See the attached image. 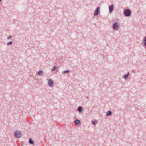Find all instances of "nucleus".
Wrapping results in <instances>:
<instances>
[{
    "instance_id": "nucleus-1",
    "label": "nucleus",
    "mask_w": 146,
    "mask_h": 146,
    "mask_svg": "<svg viewBox=\"0 0 146 146\" xmlns=\"http://www.w3.org/2000/svg\"><path fill=\"white\" fill-rule=\"evenodd\" d=\"M131 11L129 9H127L124 11V14L126 16H129L131 15Z\"/></svg>"
},
{
    "instance_id": "nucleus-2",
    "label": "nucleus",
    "mask_w": 146,
    "mask_h": 146,
    "mask_svg": "<svg viewBox=\"0 0 146 146\" xmlns=\"http://www.w3.org/2000/svg\"><path fill=\"white\" fill-rule=\"evenodd\" d=\"M14 135L17 138L20 137L22 135V133L19 131H17L14 133Z\"/></svg>"
},
{
    "instance_id": "nucleus-3",
    "label": "nucleus",
    "mask_w": 146,
    "mask_h": 146,
    "mask_svg": "<svg viewBox=\"0 0 146 146\" xmlns=\"http://www.w3.org/2000/svg\"><path fill=\"white\" fill-rule=\"evenodd\" d=\"M113 28L114 30H118L119 28V23L117 22L115 23L113 25Z\"/></svg>"
},
{
    "instance_id": "nucleus-4",
    "label": "nucleus",
    "mask_w": 146,
    "mask_h": 146,
    "mask_svg": "<svg viewBox=\"0 0 146 146\" xmlns=\"http://www.w3.org/2000/svg\"><path fill=\"white\" fill-rule=\"evenodd\" d=\"M100 13V8L99 7H98L95 11L94 13V15L95 16L97 15Z\"/></svg>"
},
{
    "instance_id": "nucleus-5",
    "label": "nucleus",
    "mask_w": 146,
    "mask_h": 146,
    "mask_svg": "<svg viewBox=\"0 0 146 146\" xmlns=\"http://www.w3.org/2000/svg\"><path fill=\"white\" fill-rule=\"evenodd\" d=\"M48 84L49 86L51 87H52L54 86V82L53 80L51 79H49L48 80Z\"/></svg>"
},
{
    "instance_id": "nucleus-6",
    "label": "nucleus",
    "mask_w": 146,
    "mask_h": 146,
    "mask_svg": "<svg viewBox=\"0 0 146 146\" xmlns=\"http://www.w3.org/2000/svg\"><path fill=\"white\" fill-rule=\"evenodd\" d=\"M109 11L110 13H111L114 9V5H111V6H109Z\"/></svg>"
},
{
    "instance_id": "nucleus-7",
    "label": "nucleus",
    "mask_w": 146,
    "mask_h": 146,
    "mask_svg": "<svg viewBox=\"0 0 146 146\" xmlns=\"http://www.w3.org/2000/svg\"><path fill=\"white\" fill-rule=\"evenodd\" d=\"M143 44L145 49L146 50V36L144 38L143 41Z\"/></svg>"
},
{
    "instance_id": "nucleus-8",
    "label": "nucleus",
    "mask_w": 146,
    "mask_h": 146,
    "mask_svg": "<svg viewBox=\"0 0 146 146\" xmlns=\"http://www.w3.org/2000/svg\"><path fill=\"white\" fill-rule=\"evenodd\" d=\"M74 123L76 125H78L79 124H81V122L78 119H76L74 121Z\"/></svg>"
},
{
    "instance_id": "nucleus-9",
    "label": "nucleus",
    "mask_w": 146,
    "mask_h": 146,
    "mask_svg": "<svg viewBox=\"0 0 146 146\" xmlns=\"http://www.w3.org/2000/svg\"><path fill=\"white\" fill-rule=\"evenodd\" d=\"M129 74V72H128L127 74H125L124 75L123 77L125 79H126L127 78Z\"/></svg>"
},
{
    "instance_id": "nucleus-10",
    "label": "nucleus",
    "mask_w": 146,
    "mask_h": 146,
    "mask_svg": "<svg viewBox=\"0 0 146 146\" xmlns=\"http://www.w3.org/2000/svg\"><path fill=\"white\" fill-rule=\"evenodd\" d=\"M29 143L31 145L34 144V142L31 138H30L29 139Z\"/></svg>"
},
{
    "instance_id": "nucleus-11",
    "label": "nucleus",
    "mask_w": 146,
    "mask_h": 146,
    "mask_svg": "<svg viewBox=\"0 0 146 146\" xmlns=\"http://www.w3.org/2000/svg\"><path fill=\"white\" fill-rule=\"evenodd\" d=\"M43 72L42 70H40L38 71L37 74L39 76H42L43 75Z\"/></svg>"
},
{
    "instance_id": "nucleus-12",
    "label": "nucleus",
    "mask_w": 146,
    "mask_h": 146,
    "mask_svg": "<svg viewBox=\"0 0 146 146\" xmlns=\"http://www.w3.org/2000/svg\"><path fill=\"white\" fill-rule=\"evenodd\" d=\"M112 112L111 111H109L107 113L106 116H108L112 114Z\"/></svg>"
},
{
    "instance_id": "nucleus-13",
    "label": "nucleus",
    "mask_w": 146,
    "mask_h": 146,
    "mask_svg": "<svg viewBox=\"0 0 146 146\" xmlns=\"http://www.w3.org/2000/svg\"><path fill=\"white\" fill-rule=\"evenodd\" d=\"M83 109L82 107L81 106H79L78 108V110L80 112H81L82 111Z\"/></svg>"
},
{
    "instance_id": "nucleus-14",
    "label": "nucleus",
    "mask_w": 146,
    "mask_h": 146,
    "mask_svg": "<svg viewBox=\"0 0 146 146\" xmlns=\"http://www.w3.org/2000/svg\"><path fill=\"white\" fill-rule=\"evenodd\" d=\"M57 68V67L56 66H54L51 69V71H55Z\"/></svg>"
},
{
    "instance_id": "nucleus-15",
    "label": "nucleus",
    "mask_w": 146,
    "mask_h": 146,
    "mask_svg": "<svg viewBox=\"0 0 146 146\" xmlns=\"http://www.w3.org/2000/svg\"><path fill=\"white\" fill-rule=\"evenodd\" d=\"M69 72V70L68 69L66 71H64L62 72V74L68 73Z\"/></svg>"
},
{
    "instance_id": "nucleus-16",
    "label": "nucleus",
    "mask_w": 146,
    "mask_h": 146,
    "mask_svg": "<svg viewBox=\"0 0 146 146\" xmlns=\"http://www.w3.org/2000/svg\"><path fill=\"white\" fill-rule=\"evenodd\" d=\"M98 123V121L97 120H95V121H92V124L94 125H96V123Z\"/></svg>"
},
{
    "instance_id": "nucleus-17",
    "label": "nucleus",
    "mask_w": 146,
    "mask_h": 146,
    "mask_svg": "<svg viewBox=\"0 0 146 146\" xmlns=\"http://www.w3.org/2000/svg\"><path fill=\"white\" fill-rule=\"evenodd\" d=\"M13 42L12 41H10L7 43V44L8 45H11L12 44Z\"/></svg>"
},
{
    "instance_id": "nucleus-18",
    "label": "nucleus",
    "mask_w": 146,
    "mask_h": 146,
    "mask_svg": "<svg viewBox=\"0 0 146 146\" xmlns=\"http://www.w3.org/2000/svg\"><path fill=\"white\" fill-rule=\"evenodd\" d=\"M11 36L10 35L7 38V39L9 40L11 38Z\"/></svg>"
},
{
    "instance_id": "nucleus-19",
    "label": "nucleus",
    "mask_w": 146,
    "mask_h": 146,
    "mask_svg": "<svg viewBox=\"0 0 146 146\" xmlns=\"http://www.w3.org/2000/svg\"><path fill=\"white\" fill-rule=\"evenodd\" d=\"M2 0H0V2Z\"/></svg>"
}]
</instances>
